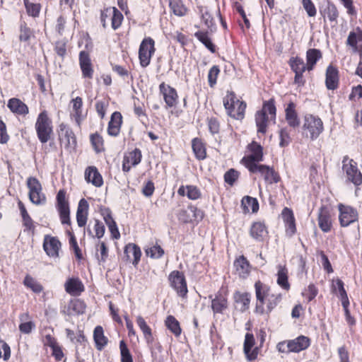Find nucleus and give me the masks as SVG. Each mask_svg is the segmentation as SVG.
Segmentation results:
<instances>
[{
  "label": "nucleus",
  "mask_w": 362,
  "mask_h": 362,
  "mask_svg": "<svg viewBox=\"0 0 362 362\" xmlns=\"http://www.w3.org/2000/svg\"><path fill=\"white\" fill-rule=\"evenodd\" d=\"M223 105L230 117L235 119H241L244 117L246 103L237 99L234 92H227L223 98Z\"/></svg>",
  "instance_id": "obj_1"
},
{
  "label": "nucleus",
  "mask_w": 362,
  "mask_h": 362,
  "mask_svg": "<svg viewBox=\"0 0 362 362\" xmlns=\"http://www.w3.org/2000/svg\"><path fill=\"white\" fill-rule=\"evenodd\" d=\"M35 127L37 138L42 144L47 143L51 139L53 133L52 122L47 111L44 110L38 115Z\"/></svg>",
  "instance_id": "obj_2"
},
{
  "label": "nucleus",
  "mask_w": 362,
  "mask_h": 362,
  "mask_svg": "<svg viewBox=\"0 0 362 362\" xmlns=\"http://www.w3.org/2000/svg\"><path fill=\"white\" fill-rule=\"evenodd\" d=\"M303 129L306 132V136L313 141L317 139L324 130L322 119L311 114H307L303 119Z\"/></svg>",
  "instance_id": "obj_3"
},
{
  "label": "nucleus",
  "mask_w": 362,
  "mask_h": 362,
  "mask_svg": "<svg viewBox=\"0 0 362 362\" xmlns=\"http://www.w3.org/2000/svg\"><path fill=\"white\" fill-rule=\"evenodd\" d=\"M342 170L345 172L347 180L354 185L362 184V174L357 167V163L353 159L345 156L342 160Z\"/></svg>",
  "instance_id": "obj_4"
},
{
  "label": "nucleus",
  "mask_w": 362,
  "mask_h": 362,
  "mask_svg": "<svg viewBox=\"0 0 362 362\" xmlns=\"http://www.w3.org/2000/svg\"><path fill=\"white\" fill-rule=\"evenodd\" d=\"M57 209L59 212L61 223L63 225H71L70 209L66 199V192L61 189L57 194Z\"/></svg>",
  "instance_id": "obj_5"
},
{
  "label": "nucleus",
  "mask_w": 362,
  "mask_h": 362,
  "mask_svg": "<svg viewBox=\"0 0 362 362\" xmlns=\"http://www.w3.org/2000/svg\"><path fill=\"white\" fill-rule=\"evenodd\" d=\"M168 280L170 286L179 296L185 298L187 296L188 292L187 281L182 272L177 270L173 271L168 276Z\"/></svg>",
  "instance_id": "obj_6"
},
{
  "label": "nucleus",
  "mask_w": 362,
  "mask_h": 362,
  "mask_svg": "<svg viewBox=\"0 0 362 362\" xmlns=\"http://www.w3.org/2000/svg\"><path fill=\"white\" fill-rule=\"evenodd\" d=\"M154 40L151 37L144 38L139 49V58L142 67H146L151 62V58L155 52Z\"/></svg>",
  "instance_id": "obj_7"
},
{
  "label": "nucleus",
  "mask_w": 362,
  "mask_h": 362,
  "mask_svg": "<svg viewBox=\"0 0 362 362\" xmlns=\"http://www.w3.org/2000/svg\"><path fill=\"white\" fill-rule=\"evenodd\" d=\"M338 209L339 211V219L341 227H347L357 221L358 214L356 209L342 204L338 205Z\"/></svg>",
  "instance_id": "obj_8"
},
{
  "label": "nucleus",
  "mask_w": 362,
  "mask_h": 362,
  "mask_svg": "<svg viewBox=\"0 0 362 362\" xmlns=\"http://www.w3.org/2000/svg\"><path fill=\"white\" fill-rule=\"evenodd\" d=\"M255 296L257 298V304H256V312L260 314H263L265 312L264 305L265 303V300L267 299L269 296L272 293L270 291V288L261 282L260 281H257L255 284Z\"/></svg>",
  "instance_id": "obj_9"
},
{
  "label": "nucleus",
  "mask_w": 362,
  "mask_h": 362,
  "mask_svg": "<svg viewBox=\"0 0 362 362\" xmlns=\"http://www.w3.org/2000/svg\"><path fill=\"white\" fill-rule=\"evenodd\" d=\"M251 153L247 157L243 158L245 167L250 170V168L254 165H259L258 163L263 160V148L260 144L252 141L250 145Z\"/></svg>",
  "instance_id": "obj_10"
},
{
  "label": "nucleus",
  "mask_w": 362,
  "mask_h": 362,
  "mask_svg": "<svg viewBox=\"0 0 362 362\" xmlns=\"http://www.w3.org/2000/svg\"><path fill=\"white\" fill-rule=\"evenodd\" d=\"M291 70L295 73L294 83L298 86H303L305 84V79L303 74L308 69V66L305 64L303 59L300 57H292L289 61Z\"/></svg>",
  "instance_id": "obj_11"
},
{
  "label": "nucleus",
  "mask_w": 362,
  "mask_h": 362,
  "mask_svg": "<svg viewBox=\"0 0 362 362\" xmlns=\"http://www.w3.org/2000/svg\"><path fill=\"white\" fill-rule=\"evenodd\" d=\"M250 173H259L264 180L269 183H277L280 181V176L272 168L266 165H254L250 168Z\"/></svg>",
  "instance_id": "obj_12"
},
{
  "label": "nucleus",
  "mask_w": 362,
  "mask_h": 362,
  "mask_svg": "<svg viewBox=\"0 0 362 362\" xmlns=\"http://www.w3.org/2000/svg\"><path fill=\"white\" fill-rule=\"evenodd\" d=\"M159 90L163 94L165 103L168 107H173L177 105L178 95L174 88L163 82L159 86Z\"/></svg>",
  "instance_id": "obj_13"
},
{
  "label": "nucleus",
  "mask_w": 362,
  "mask_h": 362,
  "mask_svg": "<svg viewBox=\"0 0 362 362\" xmlns=\"http://www.w3.org/2000/svg\"><path fill=\"white\" fill-rule=\"evenodd\" d=\"M61 247V243L56 237L45 235L43 242V248L46 254L52 257L59 256V250Z\"/></svg>",
  "instance_id": "obj_14"
},
{
  "label": "nucleus",
  "mask_w": 362,
  "mask_h": 362,
  "mask_svg": "<svg viewBox=\"0 0 362 362\" xmlns=\"http://www.w3.org/2000/svg\"><path fill=\"white\" fill-rule=\"evenodd\" d=\"M339 71L337 67L329 64L325 73V86L328 90H336L339 86Z\"/></svg>",
  "instance_id": "obj_15"
},
{
  "label": "nucleus",
  "mask_w": 362,
  "mask_h": 362,
  "mask_svg": "<svg viewBox=\"0 0 362 362\" xmlns=\"http://www.w3.org/2000/svg\"><path fill=\"white\" fill-rule=\"evenodd\" d=\"M79 64L83 77L90 79L92 78L93 76V69L89 54L86 52L81 51L80 52Z\"/></svg>",
  "instance_id": "obj_16"
},
{
  "label": "nucleus",
  "mask_w": 362,
  "mask_h": 362,
  "mask_svg": "<svg viewBox=\"0 0 362 362\" xmlns=\"http://www.w3.org/2000/svg\"><path fill=\"white\" fill-rule=\"evenodd\" d=\"M254 345L255 337L253 334L247 333L245 337L243 350L246 358L249 361L256 359L258 355V348L256 347L252 350Z\"/></svg>",
  "instance_id": "obj_17"
},
{
  "label": "nucleus",
  "mask_w": 362,
  "mask_h": 362,
  "mask_svg": "<svg viewBox=\"0 0 362 362\" xmlns=\"http://www.w3.org/2000/svg\"><path fill=\"white\" fill-rule=\"evenodd\" d=\"M59 137L61 144H64L66 146L76 144V137L73 131L63 123L59 126Z\"/></svg>",
  "instance_id": "obj_18"
},
{
  "label": "nucleus",
  "mask_w": 362,
  "mask_h": 362,
  "mask_svg": "<svg viewBox=\"0 0 362 362\" xmlns=\"http://www.w3.org/2000/svg\"><path fill=\"white\" fill-rule=\"evenodd\" d=\"M285 119L290 127L293 129L299 127L300 122L294 103L290 102L287 105L285 109Z\"/></svg>",
  "instance_id": "obj_19"
},
{
  "label": "nucleus",
  "mask_w": 362,
  "mask_h": 362,
  "mask_svg": "<svg viewBox=\"0 0 362 362\" xmlns=\"http://www.w3.org/2000/svg\"><path fill=\"white\" fill-rule=\"evenodd\" d=\"M318 225L320 228L325 233L330 231L332 221L329 209L325 206L320 208L318 213Z\"/></svg>",
  "instance_id": "obj_20"
},
{
  "label": "nucleus",
  "mask_w": 362,
  "mask_h": 362,
  "mask_svg": "<svg viewBox=\"0 0 362 362\" xmlns=\"http://www.w3.org/2000/svg\"><path fill=\"white\" fill-rule=\"evenodd\" d=\"M250 236L257 242H263L268 235L267 228L262 222H254L250 230Z\"/></svg>",
  "instance_id": "obj_21"
},
{
  "label": "nucleus",
  "mask_w": 362,
  "mask_h": 362,
  "mask_svg": "<svg viewBox=\"0 0 362 362\" xmlns=\"http://www.w3.org/2000/svg\"><path fill=\"white\" fill-rule=\"evenodd\" d=\"M122 123V116L119 112H114L108 123L107 133L110 136H117L120 132Z\"/></svg>",
  "instance_id": "obj_22"
},
{
  "label": "nucleus",
  "mask_w": 362,
  "mask_h": 362,
  "mask_svg": "<svg viewBox=\"0 0 362 362\" xmlns=\"http://www.w3.org/2000/svg\"><path fill=\"white\" fill-rule=\"evenodd\" d=\"M85 180L88 182L92 183L95 187H101L103 184V180L95 166H89L85 170Z\"/></svg>",
  "instance_id": "obj_23"
},
{
  "label": "nucleus",
  "mask_w": 362,
  "mask_h": 362,
  "mask_svg": "<svg viewBox=\"0 0 362 362\" xmlns=\"http://www.w3.org/2000/svg\"><path fill=\"white\" fill-rule=\"evenodd\" d=\"M88 203L85 199H81L76 211V221L79 227L86 226L88 219Z\"/></svg>",
  "instance_id": "obj_24"
},
{
  "label": "nucleus",
  "mask_w": 362,
  "mask_h": 362,
  "mask_svg": "<svg viewBox=\"0 0 362 362\" xmlns=\"http://www.w3.org/2000/svg\"><path fill=\"white\" fill-rule=\"evenodd\" d=\"M310 345V339L303 335L288 341V346L291 348V352L298 353L308 349Z\"/></svg>",
  "instance_id": "obj_25"
},
{
  "label": "nucleus",
  "mask_w": 362,
  "mask_h": 362,
  "mask_svg": "<svg viewBox=\"0 0 362 362\" xmlns=\"http://www.w3.org/2000/svg\"><path fill=\"white\" fill-rule=\"evenodd\" d=\"M65 290L72 296H78L84 291V286L79 279L71 278L65 284Z\"/></svg>",
  "instance_id": "obj_26"
},
{
  "label": "nucleus",
  "mask_w": 362,
  "mask_h": 362,
  "mask_svg": "<svg viewBox=\"0 0 362 362\" xmlns=\"http://www.w3.org/2000/svg\"><path fill=\"white\" fill-rule=\"evenodd\" d=\"M228 308V300L225 295L218 293L211 300V308L214 313H223Z\"/></svg>",
  "instance_id": "obj_27"
},
{
  "label": "nucleus",
  "mask_w": 362,
  "mask_h": 362,
  "mask_svg": "<svg viewBox=\"0 0 362 362\" xmlns=\"http://www.w3.org/2000/svg\"><path fill=\"white\" fill-rule=\"evenodd\" d=\"M7 106L12 112L22 115L28 113V106L18 98H11L8 102Z\"/></svg>",
  "instance_id": "obj_28"
},
{
  "label": "nucleus",
  "mask_w": 362,
  "mask_h": 362,
  "mask_svg": "<svg viewBox=\"0 0 362 362\" xmlns=\"http://www.w3.org/2000/svg\"><path fill=\"white\" fill-rule=\"evenodd\" d=\"M72 343L74 344L75 345L76 358L77 360H80L81 355L82 354L83 350L86 349V346L88 344L87 339L85 337L83 331H78V332L76 333V338L75 339V341H73Z\"/></svg>",
  "instance_id": "obj_29"
},
{
  "label": "nucleus",
  "mask_w": 362,
  "mask_h": 362,
  "mask_svg": "<svg viewBox=\"0 0 362 362\" xmlns=\"http://www.w3.org/2000/svg\"><path fill=\"white\" fill-rule=\"evenodd\" d=\"M93 339L95 347L98 350L102 351L107 344L108 339L104 335L103 329L101 326H96L93 331Z\"/></svg>",
  "instance_id": "obj_30"
},
{
  "label": "nucleus",
  "mask_w": 362,
  "mask_h": 362,
  "mask_svg": "<svg viewBox=\"0 0 362 362\" xmlns=\"http://www.w3.org/2000/svg\"><path fill=\"white\" fill-rule=\"evenodd\" d=\"M124 252L128 259H130L131 256H133L132 264L134 266L139 264L141 256V249L139 246L134 243H129L126 245Z\"/></svg>",
  "instance_id": "obj_31"
},
{
  "label": "nucleus",
  "mask_w": 362,
  "mask_h": 362,
  "mask_svg": "<svg viewBox=\"0 0 362 362\" xmlns=\"http://www.w3.org/2000/svg\"><path fill=\"white\" fill-rule=\"evenodd\" d=\"M86 304L81 299H74L71 300L67 307V314L69 315H76L83 314L86 310Z\"/></svg>",
  "instance_id": "obj_32"
},
{
  "label": "nucleus",
  "mask_w": 362,
  "mask_h": 362,
  "mask_svg": "<svg viewBox=\"0 0 362 362\" xmlns=\"http://www.w3.org/2000/svg\"><path fill=\"white\" fill-rule=\"evenodd\" d=\"M199 13L201 18L207 28L212 33L216 30L214 19L211 14L209 13L207 7L199 6Z\"/></svg>",
  "instance_id": "obj_33"
},
{
  "label": "nucleus",
  "mask_w": 362,
  "mask_h": 362,
  "mask_svg": "<svg viewBox=\"0 0 362 362\" xmlns=\"http://www.w3.org/2000/svg\"><path fill=\"white\" fill-rule=\"evenodd\" d=\"M194 37L200 41L211 53L216 52V46L209 36L208 30H198L194 33Z\"/></svg>",
  "instance_id": "obj_34"
},
{
  "label": "nucleus",
  "mask_w": 362,
  "mask_h": 362,
  "mask_svg": "<svg viewBox=\"0 0 362 362\" xmlns=\"http://www.w3.org/2000/svg\"><path fill=\"white\" fill-rule=\"evenodd\" d=\"M234 267L239 276L246 277L250 272V264L247 259L243 256H240L234 262Z\"/></svg>",
  "instance_id": "obj_35"
},
{
  "label": "nucleus",
  "mask_w": 362,
  "mask_h": 362,
  "mask_svg": "<svg viewBox=\"0 0 362 362\" xmlns=\"http://www.w3.org/2000/svg\"><path fill=\"white\" fill-rule=\"evenodd\" d=\"M320 58H322V53L320 49L314 48L309 49L306 52V65L308 66V70H313L314 66L316 64V63Z\"/></svg>",
  "instance_id": "obj_36"
},
{
  "label": "nucleus",
  "mask_w": 362,
  "mask_h": 362,
  "mask_svg": "<svg viewBox=\"0 0 362 362\" xmlns=\"http://www.w3.org/2000/svg\"><path fill=\"white\" fill-rule=\"evenodd\" d=\"M192 147L195 157L198 160H204L206 156V148L202 140L194 138L192 141Z\"/></svg>",
  "instance_id": "obj_37"
},
{
  "label": "nucleus",
  "mask_w": 362,
  "mask_h": 362,
  "mask_svg": "<svg viewBox=\"0 0 362 362\" xmlns=\"http://www.w3.org/2000/svg\"><path fill=\"white\" fill-rule=\"evenodd\" d=\"M73 105V113L71 114L73 118L76 121V122L79 125L81 121L83 119L82 117V106H83V100L82 98L79 96L71 100Z\"/></svg>",
  "instance_id": "obj_38"
},
{
  "label": "nucleus",
  "mask_w": 362,
  "mask_h": 362,
  "mask_svg": "<svg viewBox=\"0 0 362 362\" xmlns=\"http://www.w3.org/2000/svg\"><path fill=\"white\" fill-rule=\"evenodd\" d=\"M251 296L248 293H240L236 291L234 294L235 301L238 304H240V310L243 312L249 308Z\"/></svg>",
  "instance_id": "obj_39"
},
{
  "label": "nucleus",
  "mask_w": 362,
  "mask_h": 362,
  "mask_svg": "<svg viewBox=\"0 0 362 362\" xmlns=\"http://www.w3.org/2000/svg\"><path fill=\"white\" fill-rule=\"evenodd\" d=\"M268 116L263 112L257 111L255 114V123L257 132L265 134L267 132Z\"/></svg>",
  "instance_id": "obj_40"
},
{
  "label": "nucleus",
  "mask_w": 362,
  "mask_h": 362,
  "mask_svg": "<svg viewBox=\"0 0 362 362\" xmlns=\"http://www.w3.org/2000/svg\"><path fill=\"white\" fill-rule=\"evenodd\" d=\"M277 284L283 289L288 291L290 284L288 281V270L286 267L279 266L277 272Z\"/></svg>",
  "instance_id": "obj_41"
},
{
  "label": "nucleus",
  "mask_w": 362,
  "mask_h": 362,
  "mask_svg": "<svg viewBox=\"0 0 362 362\" xmlns=\"http://www.w3.org/2000/svg\"><path fill=\"white\" fill-rule=\"evenodd\" d=\"M322 15L327 16L330 22L337 23V18L339 17V12L336 6L330 2H328L327 6L323 11H320Z\"/></svg>",
  "instance_id": "obj_42"
},
{
  "label": "nucleus",
  "mask_w": 362,
  "mask_h": 362,
  "mask_svg": "<svg viewBox=\"0 0 362 362\" xmlns=\"http://www.w3.org/2000/svg\"><path fill=\"white\" fill-rule=\"evenodd\" d=\"M165 323L168 329L176 337H179L181 334L182 329L180 323L174 316L168 315L166 317Z\"/></svg>",
  "instance_id": "obj_43"
},
{
  "label": "nucleus",
  "mask_w": 362,
  "mask_h": 362,
  "mask_svg": "<svg viewBox=\"0 0 362 362\" xmlns=\"http://www.w3.org/2000/svg\"><path fill=\"white\" fill-rule=\"evenodd\" d=\"M362 42V30L357 27L354 30L349 33L347 38V45L356 49L357 43Z\"/></svg>",
  "instance_id": "obj_44"
},
{
  "label": "nucleus",
  "mask_w": 362,
  "mask_h": 362,
  "mask_svg": "<svg viewBox=\"0 0 362 362\" xmlns=\"http://www.w3.org/2000/svg\"><path fill=\"white\" fill-rule=\"evenodd\" d=\"M23 284L35 293H40L43 290L42 286L35 279L28 274L25 276Z\"/></svg>",
  "instance_id": "obj_45"
},
{
  "label": "nucleus",
  "mask_w": 362,
  "mask_h": 362,
  "mask_svg": "<svg viewBox=\"0 0 362 362\" xmlns=\"http://www.w3.org/2000/svg\"><path fill=\"white\" fill-rule=\"evenodd\" d=\"M28 313H23L20 315V320L22 322L19 325V330L23 334H30L35 327L33 322H23L29 318Z\"/></svg>",
  "instance_id": "obj_46"
},
{
  "label": "nucleus",
  "mask_w": 362,
  "mask_h": 362,
  "mask_svg": "<svg viewBox=\"0 0 362 362\" xmlns=\"http://www.w3.org/2000/svg\"><path fill=\"white\" fill-rule=\"evenodd\" d=\"M242 206L244 208V211L248 212L250 208L253 213L257 212L259 209V203L257 199L246 196L242 199Z\"/></svg>",
  "instance_id": "obj_47"
},
{
  "label": "nucleus",
  "mask_w": 362,
  "mask_h": 362,
  "mask_svg": "<svg viewBox=\"0 0 362 362\" xmlns=\"http://www.w3.org/2000/svg\"><path fill=\"white\" fill-rule=\"evenodd\" d=\"M35 0H23L26 11L29 16L34 18L39 16L41 6L34 2Z\"/></svg>",
  "instance_id": "obj_48"
},
{
  "label": "nucleus",
  "mask_w": 362,
  "mask_h": 362,
  "mask_svg": "<svg viewBox=\"0 0 362 362\" xmlns=\"http://www.w3.org/2000/svg\"><path fill=\"white\" fill-rule=\"evenodd\" d=\"M169 6L175 15L178 16L185 15L187 8L185 7L181 0H170Z\"/></svg>",
  "instance_id": "obj_49"
},
{
  "label": "nucleus",
  "mask_w": 362,
  "mask_h": 362,
  "mask_svg": "<svg viewBox=\"0 0 362 362\" xmlns=\"http://www.w3.org/2000/svg\"><path fill=\"white\" fill-rule=\"evenodd\" d=\"M33 35L32 30L27 25L25 21L20 23L19 40L21 42H28Z\"/></svg>",
  "instance_id": "obj_50"
},
{
  "label": "nucleus",
  "mask_w": 362,
  "mask_h": 362,
  "mask_svg": "<svg viewBox=\"0 0 362 362\" xmlns=\"http://www.w3.org/2000/svg\"><path fill=\"white\" fill-rule=\"evenodd\" d=\"M282 296L281 293H271L267 299V313H270L281 302Z\"/></svg>",
  "instance_id": "obj_51"
},
{
  "label": "nucleus",
  "mask_w": 362,
  "mask_h": 362,
  "mask_svg": "<svg viewBox=\"0 0 362 362\" xmlns=\"http://www.w3.org/2000/svg\"><path fill=\"white\" fill-rule=\"evenodd\" d=\"M141 151L139 148H135L129 153V156H125L124 159L127 163H130L132 166H136L141 162Z\"/></svg>",
  "instance_id": "obj_52"
},
{
  "label": "nucleus",
  "mask_w": 362,
  "mask_h": 362,
  "mask_svg": "<svg viewBox=\"0 0 362 362\" xmlns=\"http://www.w3.org/2000/svg\"><path fill=\"white\" fill-rule=\"evenodd\" d=\"M145 252L147 256L153 259H159L164 255V250L158 244L146 248Z\"/></svg>",
  "instance_id": "obj_53"
},
{
  "label": "nucleus",
  "mask_w": 362,
  "mask_h": 362,
  "mask_svg": "<svg viewBox=\"0 0 362 362\" xmlns=\"http://www.w3.org/2000/svg\"><path fill=\"white\" fill-rule=\"evenodd\" d=\"M122 13L115 7L112 8V16L111 18V25L113 30L118 29L123 21Z\"/></svg>",
  "instance_id": "obj_54"
},
{
  "label": "nucleus",
  "mask_w": 362,
  "mask_h": 362,
  "mask_svg": "<svg viewBox=\"0 0 362 362\" xmlns=\"http://www.w3.org/2000/svg\"><path fill=\"white\" fill-rule=\"evenodd\" d=\"M121 362H133L132 356L124 340L119 342Z\"/></svg>",
  "instance_id": "obj_55"
},
{
  "label": "nucleus",
  "mask_w": 362,
  "mask_h": 362,
  "mask_svg": "<svg viewBox=\"0 0 362 362\" xmlns=\"http://www.w3.org/2000/svg\"><path fill=\"white\" fill-rule=\"evenodd\" d=\"M90 142L97 153L104 151L103 137L95 133L90 135Z\"/></svg>",
  "instance_id": "obj_56"
},
{
  "label": "nucleus",
  "mask_w": 362,
  "mask_h": 362,
  "mask_svg": "<svg viewBox=\"0 0 362 362\" xmlns=\"http://www.w3.org/2000/svg\"><path fill=\"white\" fill-rule=\"evenodd\" d=\"M260 112H263L264 114H269L274 118L276 117V106L275 102L273 98H271L268 101H265L263 104L262 109L259 110Z\"/></svg>",
  "instance_id": "obj_57"
},
{
  "label": "nucleus",
  "mask_w": 362,
  "mask_h": 362,
  "mask_svg": "<svg viewBox=\"0 0 362 362\" xmlns=\"http://www.w3.org/2000/svg\"><path fill=\"white\" fill-rule=\"evenodd\" d=\"M239 175L240 173L238 170L230 168L225 173L224 181L230 186H233L238 180Z\"/></svg>",
  "instance_id": "obj_58"
},
{
  "label": "nucleus",
  "mask_w": 362,
  "mask_h": 362,
  "mask_svg": "<svg viewBox=\"0 0 362 362\" xmlns=\"http://www.w3.org/2000/svg\"><path fill=\"white\" fill-rule=\"evenodd\" d=\"M27 185L29 189V192H42V185L39 180L35 177H29L27 180Z\"/></svg>",
  "instance_id": "obj_59"
},
{
  "label": "nucleus",
  "mask_w": 362,
  "mask_h": 362,
  "mask_svg": "<svg viewBox=\"0 0 362 362\" xmlns=\"http://www.w3.org/2000/svg\"><path fill=\"white\" fill-rule=\"evenodd\" d=\"M29 199L31 202L36 205L44 204L46 202V197L42 192H29Z\"/></svg>",
  "instance_id": "obj_60"
},
{
  "label": "nucleus",
  "mask_w": 362,
  "mask_h": 362,
  "mask_svg": "<svg viewBox=\"0 0 362 362\" xmlns=\"http://www.w3.org/2000/svg\"><path fill=\"white\" fill-rule=\"evenodd\" d=\"M220 72V69L218 66H213L208 73V81L210 87H214L216 83V79Z\"/></svg>",
  "instance_id": "obj_61"
},
{
  "label": "nucleus",
  "mask_w": 362,
  "mask_h": 362,
  "mask_svg": "<svg viewBox=\"0 0 362 362\" xmlns=\"http://www.w3.org/2000/svg\"><path fill=\"white\" fill-rule=\"evenodd\" d=\"M186 189V195L189 199L196 200L201 197L202 193L196 186L187 185Z\"/></svg>",
  "instance_id": "obj_62"
},
{
  "label": "nucleus",
  "mask_w": 362,
  "mask_h": 362,
  "mask_svg": "<svg viewBox=\"0 0 362 362\" xmlns=\"http://www.w3.org/2000/svg\"><path fill=\"white\" fill-rule=\"evenodd\" d=\"M11 356V349L8 344L0 339V358L7 361Z\"/></svg>",
  "instance_id": "obj_63"
},
{
  "label": "nucleus",
  "mask_w": 362,
  "mask_h": 362,
  "mask_svg": "<svg viewBox=\"0 0 362 362\" xmlns=\"http://www.w3.org/2000/svg\"><path fill=\"white\" fill-rule=\"evenodd\" d=\"M302 4L308 16L313 17L316 15V8L311 0H302Z\"/></svg>",
  "instance_id": "obj_64"
}]
</instances>
